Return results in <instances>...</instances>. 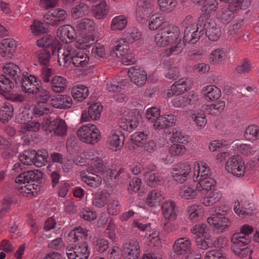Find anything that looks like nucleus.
<instances>
[{"label": "nucleus", "instance_id": "obj_1", "mask_svg": "<svg viewBox=\"0 0 259 259\" xmlns=\"http://www.w3.org/2000/svg\"><path fill=\"white\" fill-rule=\"evenodd\" d=\"M92 45L93 42L83 40L79 42V46L65 45L60 47L57 49L59 65L65 68H69L72 65L76 67L86 66L89 62L90 58L80 49H87Z\"/></svg>", "mask_w": 259, "mask_h": 259}, {"label": "nucleus", "instance_id": "obj_2", "mask_svg": "<svg viewBox=\"0 0 259 259\" xmlns=\"http://www.w3.org/2000/svg\"><path fill=\"white\" fill-rule=\"evenodd\" d=\"M253 229L248 225H244L240 229V232L234 233L231 238V249L235 254L240 257H244L251 252L247 245L250 242L249 235L251 234Z\"/></svg>", "mask_w": 259, "mask_h": 259}, {"label": "nucleus", "instance_id": "obj_3", "mask_svg": "<svg viewBox=\"0 0 259 259\" xmlns=\"http://www.w3.org/2000/svg\"><path fill=\"white\" fill-rule=\"evenodd\" d=\"M164 27L160 28L155 36V42L158 47H165L177 39L180 34L179 29L169 24H163Z\"/></svg>", "mask_w": 259, "mask_h": 259}, {"label": "nucleus", "instance_id": "obj_4", "mask_svg": "<svg viewBox=\"0 0 259 259\" xmlns=\"http://www.w3.org/2000/svg\"><path fill=\"white\" fill-rule=\"evenodd\" d=\"M77 135L80 141L87 144H95L101 139L100 132L97 126L93 124H87L80 127Z\"/></svg>", "mask_w": 259, "mask_h": 259}, {"label": "nucleus", "instance_id": "obj_5", "mask_svg": "<svg viewBox=\"0 0 259 259\" xmlns=\"http://www.w3.org/2000/svg\"><path fill=\"white\" fill-rule=\"evenodd\" d=\"M42 128L48 134L53 132L55 135L59 136H65L67 130L65 121L60 118L55 119L52 121L48 118L44 120Z\"/></svg>", "mask_w": 259, "mask_h": 259}, {"label": "nucleus", "instance_id": "obj_6", "mask_svg": "<svg viewBox=\"0 0 259 259\" xmlns=\"http://www.w3.org/2000/svg\"><path fill=\"white\" fill-rule=\"evenodd\" d=\"M225 168L228 172L238 177L243 176L245 172L244 162L239 155L231 157L227 161Z\"/></svg>", "mask_w": 259, "mask_h": 259}, {"label": "nucleus", "instance_id": "obj_7", "mask_svg": "<svg viewBox=\"0 0 259 259\" xmlns=\"http://www.w3.org/2000/svg\"><path fill=\"white\" fill-rule=\"evenodd\" d=\"M66 12L61 9H55L47 12L44 16V21L52 26H58L67 18Z\"/></svg>", "mask_w": 259, "mask_h": 259}, {"label": "nucleus", "instance_id": "obj_8", "mask_svg": "<svg viewBox=\"0 0 259 259\" xmlns=\"http://www.w3.org/2000/svg\"><path fill=\"white\" fill-rule=\"evenodd\" d=\"M190 171L191 166L189 163H181L174 166L171 176L175 181L183 184L188 180Z\"/></svg>", "mask_w": 259, "mask_h": 259}, {"label": "nucleus", "instance_id": "obj_9", "mask_svg": "<svg viewBox=\"0 0 259 259\" xmlns=\"http://www.w3.org/2000/svg\"><path fill=\"white\" fill-rule=\"evenodd\" d=\"M19 84H21L23 92L29 95H33L39 91V88L41 85V81L32 75L28 76L23 75Z\"/></svg>", "mask_w": 259, "mask_h": 259}, {"label": "nucleus", "instance_id": "obj_10", "mask_svg": "<svg viewBox=\"0 0 259 259\" xmlns=\"http://www.w3.org/2000/svg\"><path fill=\"white\" fill-rule=\"evenodd\" d=\"M154 3L150 0H138L137 3L136 18L142 22L154 11Z\"/></svg>", "mask_w": 259, "mask_h": 259}, {"label": "nucleus", "instance_id": "obj_11", "mask_svg": "<svg viewBox=\"0 0 259 259\" xmlns=\"http://www.w3.org/2000/svg\"><path fill=\"white\" fill-rule=\"evenodd\" d=\"M122 251L124 259H137L141 252L138 241L137 240H131L124 243Z\"/></svg>", "mask_w": 259, "mask_h": 259}, {"label": "nucleus", "instance_id": "obj_12", "mask_svg": "<svg viewBox=\"0 0 259 259\" xmlns=\"http://www.w3.org/2000/svg\"><path fill=\"white\" fill-rule=\"evenodd\" d=\"M127 74L131 81L138 87L143 86L146 83L147 79V74L146 71L138 66L130 67Z\"/></svg>", "mask_w": 259, "mask_h": 259}, {"label": "nucleus", "instance_id": "obj_13", "mask_svg": "<svg viewBox=\"0 0 259 259\" xmlns=\"http://www.w3.org/2000/svg\"><path fill=\"white\" fill-rule=\"evenodd\" d=\"M66 254L69 259H88L90 254L88 243L78 244L74 248L67 249Z\"/></svg>", "mask_w": 259, "mask_h": 259}, {"label": "nucleus", "instance_id": "obj_14", "mask_svg": "<svg viewBox=\"0 0 259 259\" xmlns=\"http://www.w3.org/2000/svg\"><path fill=\"white\" fill-rule=\"evenodd\" d=\"M203 33L204 30L202 28L199 29L196 25H191L185 28L183 41L185 43L195 44L199 40Z\"/></svg>", "mask_w": 259, "mask_h": 259}, {"label": "nucleus", "instance_id": "obj_15", "mask_svg": "<svg viewBox=\"0 0 259 259\" xmlns=\"http://www.w3.org/2000/svg\"><path fill=\"white\" fill-rule=\"evenodd\" d=\"M124 140V136L121 131L112 130L108 138L107 144L111 149L117 151L122 147Z\"/></svg>", "mask_w": 259, "mask_h": 259}, {"label": "nucleus", "instance_id": "obj_16", "mask_svg": "<svg viewBox=\"0 0 259 259\" xmlns=\"http://www.w3.org/2000/svg\"><path fill=\"white\" fill-rule=\"evenodd\" d=\"M42 177V173L38 170L27 171L20 174L15 179L17 183L25 184L36 182L39 183Z\"/></svg>", "mask_w": 259, "mask_h": 259}, {"label": "nucleus", "instance_id": "obj_17", "mask_svg": "<svg viewBox=\"0 0 259 259\" xmlns=\"http://www.w3.org/2000/svg\"><path fill=\"white\" fill-rule=\"evenodd\" d=\"M102 110L103 106L100 103H95L91 105L89 107L88 112L82 113L81 121L88 122L91 120H96L99 119Z\"/></svg>", "mask_w": 259, "mask_h": 259}, {"label": "nucleus", "instance_id": "obj_18", "mask_svg": "<svg viewBox=\"0 0 259 259\" xmlns=\"http://www.w3.org/2000/svg\"><path fill=\"white\" fill-rule=\"evenodd\" d=\"M191 249V242L188 238H178L173 244L174 251L178 255L187 254L190 252Z\"/></svg>", "mask_w": 259, "mask_h": 259}, {"label": "nucleus", "instance_id": "obj_19", "mask_svg": "<svg viewBox=\"0 0 259 259\" xmlns=\"http://www.w3.org/2000/svg\"><path fill=\"white\" fill-rule=\"evenodd\" d=\"M3 70L6 75L8 77H11L16 85H18L21 82L23 77L20 69L19 66L13 63H7L3 67Z\"/></svg>", "mask_w": 259, "mask_h": 259}, {"label": "nucleus", "instance_id": "obj_20", "mask_svg": "<svg viewBox=\"0 0 259 259\" xmlns=\"http://www.w3.org/2000/svg\"><path fill=\"white\" fill-rule=\"evenodd\" d=\"M75 30L70 25L60 26L57 31V35L64 43L68 44L72 41L74 38Z\"/></svg>", "mask_w": 259, "mask_h": 259}, {"label": "nucleus", "instance_id": "obj_21", "mask_svg": "<svg viewBox=\"0 0 259 259\" xmlns=\"http://www.w3.org/2000/svg\"><path fill=\"white\" fill-rule=\"evenodd\" d=\"M208 223L215 229L224 231L231 225L230 221L225 217L212 215L207 219Z\"/></svg>", "mask_w": 259, "mask_h": 259}, {"label": "nucleus", "instance_id": "obj_22", "mask_svg": "<svg viewBox=\"0 0 259 259\" xmlns=\"http://www.w3.org/2000/svg\"><path fill=\"white\" fill-rule=\"evenodd\" d=\"M16 49V44L13 39H4L1 42L0 53L2 56L6 59L11 58V56L15 52Z\"/></svg>", "mask_w": 259, "mask_h": 259}, {"label": "nucleus", "instance_id": "obj_23", "mask_svg": "<svg viewBox=\"0 0 259 259\" xmlns=\"http://www.w3.org/2000/svg\"><path fill=\"white\" fill-rule=\"evenodd\" d=\"M36 44L39 47L44 48V49L51 50L52 55L56 52L59 46V41L49 34L45 35L41 38L38 39Z\"/></svg>", "mask_w": 259, "mask_h": 259}, {"label": "nucleus", "instance_id": "obj_24", "mask_svg": "<svg viewBox=\"0 0 259 259\" xmlns=\"http://www.w3.org/2000/svg\"><path fill=\"white\" fill-rule=\"evenodd\" d=\"M110 196V193L106 189L98 190L94 194L93 204L98 208L103 207L108 203Z\"/></svg>", "mask_w": 259, "mask_h": 259}, {"label": "nucleus", "instance_id": "obj_25", "mask_svg": "<svg viewBox=\"0 0 259 259\" xmlns=\"http://www.w3.org/2000/svg\"><path fill=\"white\" fill-rule=\"evenodd\" d=\"M72 100L70 96L58 95L50 101V104L56 108L66 109L72 105Z\"/></svg>", "mask_w": 259, "mask_h": 259}, {"label": "nucleus", "instance_id": "obj_26", "mask_svg": "<svg viewBox=\"0 0 259 259\" xmlns=\"http://www.w3.org/2000/svg\"><path fill=\"white\" fill-rule=\"evenodd\" d=\"M162 211L163 217L169 221H174L177 218L176 204L174 201L165 202L162 205Z\"/></svg>", "mask_w": 259, "mask_h": 259}, {"label": "nucleus", "instance_id": "obj_27", "mask_svg": "<svg viewBox=\"0 0 259 259\" xmlns=\"http://www.w3.org/2000/svg\"><path fill=\"white\" fill-rule=\"evenodd\" d=\"M206 34L210 40L217 41L221 35L220 28L213 21L205 24Z\"/></svg>", "mask_w": 259, "mask_h": 259}, {"label": "nucleus", "instance_id": "obj_28", "mask_svg": "<svg viewBox=\"0 0 259 259\" xmlns=\"http://www.w3.org/2000/svg\"><path fill=\"white\" fill-rule=\"evenodd\" d=\"M82 181L86 183L88 185L94 188L99 187L102 183V178L98 175L93 172H81L80 174Z\"/></svg>", "mask_w": 259, "mask_h": 259}, {"label": "nucleus", "instance_id": "obj_29", "mask_svg": "<svg viewBox=\"0 0 259 259\" xmlns=\"http://www.w3.org/2000/svg\"><path fill=\"white\" fill-rule=\"evenodd\" d=\"M141 116L138 113H132L128 118L125 119L124 121L120 122V126L124 130L130 131L136 128L139 123V119Z\"/></svg>", "mask_w": 259, "mask_h": 259}, {"label": "nucleus", "instance_id": "obj_30", "mask_svg": "<svg viewBox=\"0 0 259 259\" xmlns=\"http://www.w3.org/2000/svg\"><path fill=\"white\" fill-rule=\"evenodd\" d=\"M67 81L61 76H55L51 81V89L56 93L63 92L67 86Z\"/></svg>", "mask_w": 259, "mask_h": 259}, {"label": "nucleus", "instance_id": "obj_31", "mask_svg": "<svg viewBox=\"0 0 259 259\" xmlns=\"http://www.w3.org/2000/svg\"><path fill=\"white\" fill-rule=\"evenodd\" d=\"M34 159L33 164L37 167H40L45 165L48 162L49 154L46 149H41L36 151L33 150Z\"/></svg>", "mask_w": 259, "mask_h": 259}, {"label": "nucleus", "instance_id": "obj_32", "mask_svg": "<svg viewBox=\"0 0 259 259\" xmlns=\"http://www.w3.org/2000/svg\"><path fill=\"white\" fill-rule=\"evenodd\" d=\"M191 81L188 78H181L176 81L171 86L172 92L180 95L190 88Z\"/></svg>", "mask_w": 259, "mask_h": 259}, {"label": "nucleus", "instance_id": "obj_33", "mask_svg": "<svg viewBox=\"0 0 259 259\" xmlns=\"http://www.w3.org/2000/svg\"><path fill=\"white\" fill-rule=\"evenodd\" d=\"M12 79L6 75H0V94L4 96V94H8L15 87Z\"/></svg>", "mask_w": 259, "mask_h": 259}, {"label": "nucleus", "instance_id": "obj_34", "mask_svg": "<svg viewBox=\"0 0 259 259\" xmlns=\"http://www.w3.org/2000/svg\"><path fill=\"white\" fill-rule=\"evenodd\" d=\"M222 197V192L218 189H213L203 198V204L205 206L212 205L219 201Z\"/></svg>", "mask_w": 259, "mask_h": 259}, {"label": "nucleus", "instance_id": "obj_35", "mask_svg": "<svg viewBox=\"0 0 259 259\" xmlns=\"http://www.w3.org/2000/svg\"><path fill=\"white\" fill-rule=\"evenodd\" d=\"M127 44L124 39L117 41L111 52V54H115L117 57L125 55L129 51V46Z\"/></svg>", "mask_w": 259, "mask_h": 259}, {"label": "nucleus", "instance_id": "obj_36", "mask_svg": "<svg viewBox=\"0 0 259 259\" xmlns=\"http://www.w3.org/2000/svg\"><path fill=\"white\" fill-rule=\"evenodd\" d=\"M226 55L225 49L221 48L215 49L209 55V62L213 64H219L225 59Z\"/></svg>", "mask_w": 259, "mask_h": 259}, {"label": "nucleus", "instance_id": "obj_37", "mask_svg": "<svg viewBox=\"0 0 259 259\" xmlns=\"http://www.w3.org/2000/svg\"><path fill=\"white\" fill-rule=\"evenodd\" d=\"M202 93L207 99L210 100H217L221 96V90L214 85L205 87L202 90Z\"/></svg>", "mask_w": 259, "mask_h": 259}, {"label": "nucleus", "instance_id": "obj_38", "mask_svg": "<svg viewBox=\"0 0 259 259\" xmlns=\"http://www.w3.org/2000/svg\"><path fill=\"white\" fill-rule=\"evenodd\" d=\"M163 194L157 190H154L149 192L146 198L147 204L150 206H154L163 199Z\"/></svg>", "mask_w": 259, "mask_h": 259}, {"label": "nucleus", "instance_id": "obj_39", "mask_svg": "<svg viewBox=\"0 0 259 259\" xmlns=\"http://www.w3.org/2000/svg\"><path fill=\"white\" fill-rule=\"evenodd\" d=\"M197 181L198 183L196 185V189L199 192L201 191H209L214 187L216 184L214 179L210 177L200 178V180Z\"/></svg>", "mask_w": 259, "mask_h": 259}, {"label": "nucleus", "instance_id": "obj_40", "mask_svg": "<svg viewBox=\"0 0 259 259\" xmlns=\"http://www.w3.org/2000/svg\"><path fill=\"white\" fill-rule=\"evenodd\" d=\"M71 93L75 100L81 101L88 96L89 90L86 87L80 85L73 88Z\"/></svg>", "mask_w": 259, "mask_h": 259}, {"label": "nucleus", "instance_id": "obj_41", "mask_svg": "<svg viewBox=\"0 0 259 259\" xmlns=\"http://www.w3.org/2000/svg\"><path fill=\"white\" fill-rule=\"evenodd\" d=\"M89 12V6L84 3H80L71 9V13L72 17L79 18L87 15Z\"/></svg>", "mask_w": 259, "mask_h": 259}, {"label": "nucleus", "instance_id": "obj_42", "mask_svg": "<svg viewBox=\"0 0 259 259\" xmlns=\"http://www.w3.org/2000/svg\"><path fill=\"white\" fill-rule=\"evenodd\" d=\"M108 11V7L104 1L96 5L93 9L94 16L99 19L104 18L107 15Z\"/></svg>", "mask_w": 259, "mask_h": 259}, {"label": "nucleus", "instance_id": "obj_43", "mask_svg": "<svg viewBox=\"0 0 259 259\" xmlns=\"http://www.w3.org/2000/svg\"><path fill=\"white\" fill-rule=\"evenodd\" d=\"M225 105L224 101H219L212 104L207 105L206 110L210 115L213 116L218 115L223 111Z\"/></svg>", "mask_w": 259, "mask_h": 259}, {"label": "nucleus", "instance_id": "obj_44", "mask_svg": "<svg viewBox=\"0 0 259 259\" xmlns=\"http://www.w3.org/2000/svg\"><path fill=\"white\" fill-rule=\"evenodd\" d=\"M14 114V108L9 103H4L0 108V118L2 120L8 121Z\"/></svg>", "mask_w": 259, "mask_h": 259}, {"label": "nucleus", "instance_id": "obj_45", "mask_svg": "<svg viewBox=\"0 0 259 259\" xmlns=\"http://www.w3.org/2000/svg\"><path fill=\"white\" fill-rule=\"evenodd\" d=\"M245 138L250 141H255L259 139V126L253 124L248 126L244 134Z\"/></svg>", "mask_w": 259, "mask_h": 259}, {"label": "nucleus", "instance_id": "obj_46", "mask_svg": "<svg viewBox=\"0 0 259 259\" xmlns=\"http://www.w3.org/2000/svg\"><path fill=\"white\" fill-rule=\"evenodd\" d=\"M127 19L124 15L115 17L111 23V29L114 31L121 30L124 28L127 25Z\"/></svg>", "mask_w": 259, "mask_h": 259}, {"label": "nucleus", "instance_id": "obj_47", "mask_svg": "<svg viewBox=\"0 0 259 259\" xmlns=\"http://www.w3.org/2000/svg\"><path fill=\"white\" fill-rule=\"evenodd\" d=\"M229 7L228 8H223L221 11L218 13V17L219 20L224 24L229 23L234 17V11Z\"/></svg>", "mask_w": 259, "mask_h": 259}, {"label": "nucleus", "instance_id": "obj_48", "mask_svg": "<svg viewBox=\"0 0 259 259\" xmlns=\"http://www.w3.org/2000/svg\"><path fill=\"white\" fill-rule=\"evenodd\" d=\"M95 27L94 21L88 18L80 20L77 23V28L82 32L87 33L92 31Z\"/></svg>", "mask_w": 259, "mask_h": 259}, {"label": "nucleus", "instance_id": "obj_49", "mask_svg": "<svg viewBox=\"0 0 259 259\" xmlns=\"http://www.w3.org/2000/svg\"><path fill=\"white\" fill-rule=\"evenodd\" d=\"M197 190L190 186H183L181 189L180 194L183 199L189 200L194 199L197 195Z\"/></svg>", "mask_w": 259, "mask_h": 259}, {"label": "nucleus", "instance_id": "obj_50", "mask_svg": "<svg viewBox=\"0 0 259 259\" xmlns=\"http://www.w3.org/2000/svg\"><path fill=\"white\" fill-rule=\"evenodd\" d=\"M40 123L37 121H30L26 125H22L19 127L20 133L26 135L30 134V132H36L39 131Z\"/></svg>", "mask_w": 259, "mask_h": 259}, {"label": "nucleus", "instance_id": "obj_51", "mask_svg": "<svg viewBox=\"0 0 259 259\" xmlns=\"http://www.w3.org/2000/svg\"><path fill=\"white\" fill-rule=\"evenodd\" d=\"M163 24H168L163 21V17L160 14L153 15L149 20V27L151 30L157 29L159 26L161 28L164 27Z\"/></svg>", "mask_w": 259, "mask_h": 259}, {"label": "nucleus", "instance_id": "obj_52", "mask_svg": "<svg viewBox=\"0 0 259 259\" xmlns=\"http://www.w3.org/2000/svg\"><path fill=\"white\" fill-rule=\"evenodd\" d=\"M158 5L161 11L169 13L173 11L177 5V0H158Z\"/></svg>", "mask_w": 259, "mask_h": 259}, {"label": "nucleus", "instance_id": "obj_53", "mask_svg": "<svg viewBox=\"0 0 259 259\" xmlns=\"http://www.w3.org/2000/svg\"><path fill=\"white\" fill-rule=\"evenodd\" d=\"M88 235L87 229H83L80 226L75 228L69 233V236L72 237L73 241L74 242L81 238L85 239Z\"/></svg>", "mask_w": 259, "mask_h": 259}, {"label": "nucleus", "instance_id": "obj_54", "mask_svg": "<svg viewBox=\"0 0 259 259\" xmlns=\"http://www.w3.org/2000/svg\"><path fill=\"white\" fill-rule=\"evenodd\" d=\"M187 212L189 214V219L193 221L198 220L202 213L201 206L197 205H193L188 206Z\"/></svg>", "mask_w": 259, "mask_h": 259}, {"label": "nucleus", "instance_id": "obj_55", "mask_svg": "<svg viewBox=\"0 0 259 259\" xmlns=\"http://www.w3.org/2000/svg\"><path fill=\"white\" fill-rule=\"evenodd\" d=\"M38 61L42 65H47L49 62L52 53L51 50L42 49L36 52Z\"/></svg>", "mask_w": 259, "mask_h": 259}, {"label": "nucleus", "instance_id": "obj_56", "mask_svg": "<svg viewBox=\"0 0 259 259\" xmlns=\"http://www.w3.org/2000/svg\"><path fill=\"white\" fill-rule=\"evenodd\" d=\"M211 176V170L208 165L203 162L199 164L198 166L196 181L200 178H206Z\"/></svg>", "mask_w": 259, "mask_h": 259}, {"label": "nucleus", "instance_id": "obj_57", "mask_svg": "<svg viewBox=\"0 0 259 259\" xmlns=\"http://www.w3.org/2000/svg\"><path fill=\"white\" fill-rule=\"evenodd\" d=\"M124 39L128 44H132L141 37V33L137 28H133L128 30L125 34Z\"/></svg>", "mask_w": 259, "mask_h": 259}, {"label": "nucleus", "instance_id": "obj_58", "mask_svg": "<svg viewBox=\"0 0 259 259\" xmlns=\"http://www.w3.org/2000/svg\"><path fill=\"white\" fill-rule=\"evenodd\" d=\"M33 150H25L19 156V160L24 164L31 165L33 164Z\"/></svg>", "mask_w": 259, "mask_h": 259}, {"label": "nucleus", "instance_id": "obj_59", "mask_svg": "<svg viewBox=\"0 0 259 259\" xmlns=\"http://www.w3.org/2000/svg\"><path fill=\"white\" fill-rule=\"evenodd\" d=\"M147 139V135L144 132H136L131 137L132 142L135 145L141 147L146 142Z\"/></svg>", "mask_w": 259, "mask_h": 259}, {"label": "nucleus", "instance_id": "obj_60", "mask_svg": "<svg viewBox=\"0 0 259 259\" xmlns=\"http://www.w3.org/2000/svg\"><path fill=\"white\" fill-rule=\"evenodd\" d=\"M36 99L39 103H46L51 98V95L50 92L42 89L41 85L39 88V91L36 93H34Z\"/></svg>", "mask_w": 259, "mask_h": 259}, {"label": "nucleus", "instance_id": "obj_61", "mask_svg": "<svg viewBox=\"0 0 259 259\" xmlns=\"http://www.w3.org/2000/svg\"><path fill=\"white\" fill-rule=\"evenodd\" d=\"M193 121L200 128H203L207 123L204 112L201 110L199 112L192 114L191 116Z\"/></svg>", "mask_w": 259, "mask_h": 259}, {"label": "nucleus", "instance_id": "obj_62", "mask_svg": "<svg viewBox=\"0 0 259 259\" xmlns=\"http://www.w3.org/2000/svg\"><path fill=\"white\" fill-rule=\"evenodd\" d=\"M93 243L97 250L100 253L105 252L109 248V243L104 239L95 237Z\"/></svg>", "mask_w": 259, "mask_h": 259}, {"label": "nucleus", "instance_id": "obj_63", "mask_svg": "<svg viewBox=\"0 0 259 259\" xmlns=\"http://www.w3.org/2000/svg\"><path fill=\"white\" fill-rule=\"evenodd\" d=\"M185 47V43L182 40H180L176 45L172 46L166 51V55L170 56L172 55H178L182 53Z\"/></svg>", "mask_w": 259, "mask_h": 259}, {"label": "nucleus", "instance_id": "obj_64", "mask_svg": "<svg viewBox=\"0 0 259 259\" xmlns=\"http://www.w3.org/2000/svg\"><path fill=\"white\" fill-rule=\"evenodd\" d=\"M186 152L185 147L181 144H172L169 148V153L171 156H180Z\"/></svg>", "mask_w": 259, "mask_h": 259}]
</instances>
